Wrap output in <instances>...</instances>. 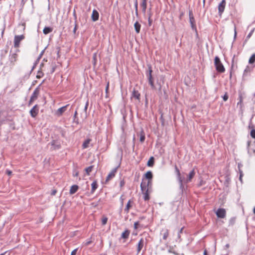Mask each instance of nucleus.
Wrapping results in <instances>:
<instances>
[{"label": "nucleus", "instance_id": "f257e3e1", "mask_svg": "<svg viewBox=\"0 0 255 255\" xmlns=\"http://www.w3.org/2000/svg\"><path fill=\"white\" fill-rule=\"evenodd\" d=\"M147 67L148 69L146 71L145 75L148 81V83L152 90H155L156 87L154 84V79L152 75V70L151 65L150 64H148Z\"/></svg>", "mask_w": 255, "mask_h": 255}, {"label": "nucleus", "instance_id": "f03ea898", "mask_svg": "<svg viewBox=\"0 0 255 255\" xmlns=\"http://www.w3.org/2000/svg\"><path fill=\"white\" fill-rule=\"evenodd\" d=\"M214 63L216 69L218 72L223 73L225 72V69L219 57H215L214 60Z\"/></svg>", "mask_w": 255, "mask_h": 255}, {"label": "nucleus", "instance_id": "7ed1b4c3", "mask_svg": "<svg viewBox=\"0 0 255 255\" xmlns=\"http://www.w3.org/2000/svg\"><path fill=\"white\" fill-rule=\"evenodd\" d=\"M141 190L143 194V199L144 201H148L150 199V197L148 193V188H145V184L143 183L142 181L140 184Z\"/></svg>", "mask_w": 255, "mask_h": 255}, {"label": "nucleus", "instance_id": "20e7f679", "mask_svg": "<svg viewBox=\"0 0 255 255\" xmlns=\"http://www.w3.org/2000/svg\"><path fill=\"white\" fill-rule=\"evenodd\" d=\"M255 120V116H253L252 119H251L249 125V128L250 129H252L251 131V136L254 138H255V129H254L255 125L254 123V121Z\"/></svg>", "mask_w": 255, "mask_h": 255}, {"label": "nucleus", "instance_id": "39448f33", "mask_svg": "<svg viewBox=\"0 0 255 255\" xmlns=\"http://www.w3.org/2000/svg\"><path fill=\"white\" fill-rule=\"evenodd\" d=\"M24 36L23 35H15L14 38V46L17 48L19 46L20 41L24 39Z\"/></svg>", "mask_w": 255, "mask_h": 255}, {"label": "nucleus", "instance_id": "423d86ee", "mask_svg": "<svg viewBox=\"0 0 255 255\" xmlns=\"http://www.w3.org/2000/svg\"><path fill=\"white\" fill-rule=\"evenodd\" d=\"M226 210L223 208H219L216 211V215L218 218H224L226 216Z\"/></svg>", "mask_w": 255, "mask_h": 255}, {"label": "nucleus", "instance_id": "0eeeda50", "mask_svg": "<svg viewBox=\"0 0 255 255\" xmlns=\"http://www.w3.org/2000/svg\"><path fill=\"white\" fill-rule=\"evenodd\" d=\"M225 5H226L225 0H222V1L219 3V4L218 5V11H219V13L220 15L222 14V13L224 11Z\"/></svg>", "mask_w": 255, "mask_h": 255}, {"label": "nucleus", "instance_id": "6e6552de", "mask_svg": "<svg viewBox=\"0 0 255 255\" xmlns=\"http://www.w3.org/2000/svg\"><path fill=\"white\" fill-rule=\"evenodd\" d=\"M38 108L37 105H35L30 111V114L32 118H35L38 113Z\"/></svg>", "mask_w": 255, "mask_h": 255}, {"label": "nucleus", "instance_id": "1a4fd4ad", "mask_svg": "<svg viewBox=\"0 0 255 255\" xmlns=\"http://www.w3.org/2000/svg\"><path fill=\"white\" fill-rule=\"evenodd\" d=\"M17 54L16 53H13L10 54L9 56V59L10 63L12 65H14V63L17 60Z\"/></svg>", "mask_w": 255, "mask_h": 255}, {"label": "nucleus", "instance_id": "9d476101", "mask_svg": "<svg viewBox=\"0 0 255 255\" xmlns=\"http://www.w3.org/2000/svg\"><path fill=\"white\" fill-rule=\"evenodd\" d=\"M130 234V231L127 229L124 232L122 233L121 237V239H124L123 243H125L127 239L129 237Z\"/></svg>", "mask_w": 255, "mask_h": 255}, {"label": "nucleus", "instance_id": "9b49d317", "mask_svg": "<svg viewBox=\"0 0 255 255\" xmlns=\"http://www.w3.org/2000/svg\"><path fill=\"white\" fill-rule=\"evenodd\" d=\"M99 14L98 11L96 9H94L92 11L91 15L92 19L93 21H96L99 19Z\"/></svg>", "mask_w": 255, "mask_h": 255}, {"label": "nucleus", "instance_id": "f8f14e48", "mask_svg": "<svg viewBox=\"0 0 255 255\" xmlns=\"http://www.w3.org/2000/svg\"><path fill=\"white\" fill-rule=\"evenodd\" d=\"M144 244V241L143 238H141L137 244V252L138 254L143 248Z\"/></svg>", "mask_w": 255, "mask_h": 255}, {"label": "nucleus", "instance_id": "ddd939ff", "mask_svg": "<svg viewBox=\"0 0 255 255\" xmlns=\"http://www.w3.org/2000/svg\"><path fill=\"white\" fill-rule=\"evenodd\" d=\"M195 172L194 170L193 169L189 173V174L188 175V177H187V178L185 181V182L186 183H187L190 182L191 181L192 179L195 176Z\"/></svg>", "mask_w": 255, "mask_h": 255}, {"label": "nucleus", "instance_id": "4468645a", "mask_svg": "<svg viewBox=\"0 0 255 255\" xmlns=\"http://www.w3.org/2000/svg\"><path fill=\"white\" fill-rule=\"evenodd\" d=\"M189 22L192 30L195 31L196 33H197L195 18L192 17H191V18H190Z\"/></svg>", "mask_w": 255, "mask_h": 255}, {"label": "nucleus", "instance_id": "2eb2a0df", "mask_svg": "<svg viewBox=\"0 0 255 255\" xmlns=\"http://www.w3.org/2000/svg\"><path fill=\"white\" fill-rule=\"evenodd\" d=\"M39 94V90L38 88H36L33 91V93L32 94L30 98L32 99V100H35L37 99L38 96Z\"/></svg>", "mask_w": 255, "mask_h": 255}, {"label": "nucleus", "instance_id": "dca6fc26", "mask_svg": "<svg viewBox=\"0 0 255 255\" xmlns=\"http://www.w3.org/2000/svg\"><path fill=\"white\" fill-rule=\"evenodd\" d=\"M253 70V68L249 66H247L244 70V73L243 75V78H245L248 75V73H250Z\"/></svg>", "mask_w": 255, "mask_h": 255}, {"label": "nucleus", "instance_id": "f3484780", "mask_svg": "<svg viewBox=\"0 0 255 255\" xmlns=\"http://www.w3.org/2000/svg\"><path fill=\"white\" fill-rule=\"evenodd\" d=\"M117 171V168L113 169L107 176L106 178V181L110 180L111 179L113 178L115 176V173Z\"/></svg>", "mask_w": 255, "mask_h": 255}, {"label": "nucleus", "instance_id": "a211bd4d", "mask_svg": "<svg viewBox=\"0 0 255 255\" xmlns=\"http://www.w3.org/2000/svg\"><path fill=\"white\" fill-rule=\"evenodd\" d=\"M148 0H141L140 6L142 7V12L145 13L147 8V1Z\"/></svg>", "mask_w": 255, "mask_h": 255}, {"label": "nucleus", "instance_id": "6ab92c4d", "mask_svg": "<svg viewBox=\"0 0 255 255\" xmlns=\"http://www.w3.org/2000/svg\"><path fill=\"white\" fill-rule=\"evenodd\" d=\"M69 105H67L65 106H63L62 107H61L59 108L57 111V114L58 116H61L62 114L66 111L67 109V107Z\"/></svg>", "mask_w": 255, "mask_h": 255}, {"label": "nucleus", "instance_id": "aec40b11", "mask_svg": "<svg viewBox=\"0 0 255 255\" xmlns=\"http://www.w3.org/2000/svg\"><path fill=\"white\" fill-rule=\"evenodd\" d=\"M78 188L79 187H78V185H72L70 188L69 193L71 195L74 194L77 191Z\"/></svg>", "mask_w": 255, "mask_h": 255}, {"label": "nucleus", "instance_id": "412c9836", "mask_svg": "<svg viewBox=\"0 0 255 255\" xmlns=\"http://www.w3.org/2000/svg\"><path fill=\"white\" fill-rule=\"evenodd\" d=\"M91 186H92V189H91V194H93L95 192V190L98 188V184H97V181H93L91 184Z\"/></svg>", "mask_w": 255, "mask_h": 255}, {"label": "nucleus", "instance_id": "4be33fe9", "mask_svg": "<svg viewBox=\"0 0 255 255\" xmlns=\"http://www.w3.org/2000/svg\"><path fill=\"white\" fill-rule=\"evenodd\" d=\"M163 233V239L166 240L169 236V231L168 229L162 230L161 231Z\"/></svg>", "mask_w": 255, "mask_h": 255}, {"label": "nucleus", "instance_id": "5701e85b", "mask_svg": "<svg viewBox=\"0 0 255 255\" xmlns=\"http://www.w3.org/2000/svg\"><path fill=\"white\" fill-rule=\"evenodd\" d=\"M134 27L136 32L139 33L140 30L141 25L136 21L134 24Z\"/></svg>", "mask_w": 255, "mask_h": 255}, {"label": "nucleus", "instance_id": "b1692460", "mask_svg": "<svg viewBox=\"0 0 255 255\" xmlns=\"http://www.w3.org/2000/svg\"><path fill=\"white\" fill-rule=\"evenodd\" d=\"M91 141V139H87L84 141L82 144V147L84 149L87 148L89 147V144Z\"/></svg>", "mask_w": 255, "mask_h": 255}, {"label": "nucleus", "instance_id": "393cba45", "mask_svg": "<svg viewBox=\"0 0 255 255\" xmlns=\"http://www.w3.org/2000/svg\"><path fill=\"white\" fill-rule=\"evenodd\" d=\"M53 30V28L50 27H45L43 29V32L44 34H47Z\"/></svg>", "mask_w": 255, "mask_h": 255}, {"label": "nucleus", "instance_id": "a878e982", "mask_svg": "<svg viewBox=\"0 0 255 255\" xmlns=\"http://www.w3.org/2000/svg\"><path fill=\"white\" fill-rule=\"evenodd\" d=\"M152 177H153L152 173V172L150 171H147L145 174V177L146 179H147L148 180H151Z\"/></svg>", "mask_w": 255, "mask_h": 255}, {"label": "nucleus", "instance_id": "bb28decb", "mask_svg": "<svg viewBox=\"0 0 255 255\" xmlns=\"http://www.w3.org/2000/svg\"><path fill=\"white\" fill-rule=\"evenodd\" d=\"M140 94L137 91L133 90L132 93V96L134 98L139 100L140 98Z\"/></svg>", "mask_w": 255, "mask_h": 255}, {"label": "nucleus", "instance_id": "cd10ccee", "mask_svg": "<svg viewBox=\"0 0 255 255\" xmlns=\"http://www.w3.org/2000/svg\"><path fill=\"white\" fill-rule=\"evenodd\" d=\"M154 157L153 156L150 157L149 159L147 161V165L149 167L153 166V165L154 164Z\"/></svg>", "mask_w": 255, "mask_h": 255}, {"label": "nucleus", "instance_id": "c85d7f7f", "mask_svg": "<svg viewBox=\"0 0 255 255\" xmlns=\"http://www.w3.org/2000/svg\"><path fill=\"white\" fill-rule=\"evenodd\" d=\"M94 166L91 165L85 168V171L88 175H89L93 169Z\"/></svg>", "mask_w": 255, "mask_h": 255}, {"label": "nucleus", "instance_id": "c756f323", "mask_svg": "<svg viewBox=\"0 0 255 255\" xmlns=\"http://www.w3.org/2000/svg\"><path fill=\"white\" fill-rule=\"evenodd\" d=\"M130 203H131V201L129 200L128 201L126 208H125V210H124L125 212H126L127 213H128L129 212V210L131 207Z\"/></svg>", "mask_w": 255, "mask_h": 255}, {"label": "nucleus", "instance_id": "7c9ffc66", "mask_svg": "<svg viewBox=\"0 0 255 255\" xmlns=\"http://www.w3.org/2000/svg\"><path fill=\"white\" fill-rule=\"evenodd\" d=\"M178 181H179V185H180V189L183 192L185 189V187L184 185H183V179H178Z\"/></svg>", "mask_w": 255, "mask_h": 255}, {"label": "nucleus", "instance_id": "2f4dec72", "mask_svg": "<svg viewBox=\"0 0 255 255\" xmlns=\"http://www.w3.org/2000/svg\"><path fill=\"white\" fill-rule=\"evenodd\" d=\"M145 140V134L144 131L142 130L140 133V141L142 142Z\"/></svg>", "mask_w": 255, "mask_h": 255}, {"label": "nucleus", "instance_id": "473e14b6", "mask_svg": "<svg viewBox=\"0 0 255 255\" xmlns=\"http://www.w3.org/2000/svg\"><path fill=\"white\" fill-rule=\"evenodd\" d=\"M43 70L39 69L37 72V74L36 75V78L37 79H40L44 75L43 73L42 72Z\"/></svg>", "mask_w": 255, "mask_h": 255}, {"label": "nucleus", "instance_id": "72a5a7b5", "mask_svg": "<svg viewBox=\"0 0 255 255\" xmlns=\"http://www.w3.org/2000/svg\"><path fill=\"white\" fill-rule=\"evenodd\" d=\"M175 169L177 175L178 179H182L180 171L176 165H175Z\"/></svg>", "mask_w": 255, "mask_h": 255}, {"label": "nucleus", "instance_id": "f704fd0d", "mask_svg": "<svg viewBox=\"0 0 255 255\" xmlns=\"http://www.w3.org/2000/svg\"><path fill=\"white\" fill-rule=\"evenodd\" d=\"M255 62V53L253 54L249 60V63L251 64H253Z\"/></svg>", "mask_w": 255, "mask_h": 255}, {"label": "nucleus", "instance_id": "c9c22d12", "mask_svg": "<svg viewBox=\"0 0 255 255\" xmlns=\"http://www.w3.org/2000/svg\"><path fill=\"white\" fill-rule=\"evenodd\" d=\"M134 7H135V13L136 16H138V2L137 0H135L134 2Z\"/></svg>", "mask_w": 255, "mask_h": 255}, {"label": "nucleus", "instance_id": "e433bc0d", "mask_svg": "<svg viewBox=\"0 0 255 255\" xmlns=\"http://www.w3.org/2000/svg\"><path fill=\"white\" fill-rule=\"evenodd\" d=\"M254 30H255V28H253L251 31L248 34V35H247V37H246V39L245 40V42H246L251 37V36L252 35L254 31Z\"/></svg>", "mask_w": 255, "mask_h": 255}, {"label": "nucleus", "instance_id": "4c0bfd02", "mask_svg": "<svg viewBox=\"0 0 255 255\" xmlns=\"http://www.w3.org/2000/svg\"><path fill=\"white\" fill-rule=\"evenodd\" d=\"M143 183L145 184V188L149 189V186L151 184V180H148L147 183L143 182Z\"/></svg>", "mask_w": 255, "mask_h": 255}, {"label": "nucleus", "instance_id": "58836bf2", "mask_svg": "<svg viewBox=\"0 0 255 255\" xmlns=\"http://www.w3.org/2000/svg\"><path fill=\"white\" fill-rule=\"evenodd\" d=\"M55 71V65L54 64H52L51 66L50 72L51 74H52Z\"/></svg>", "mask_w": 255, "mask_h": 255}, {"label": "nucleus", "instance_id": "ea45409f", "mask_svg": "<svg viewBox=\"0 0 255 255\" xmlns=\"http://www.w3.org/2000/svg\"><path fill=\"white\" fill-rule=\"evenodd\" d=\"M107 221H108V218L107 217L103 218L102 220V225H106L107 223Z\"/></svg>", "mask_w": 255, "mask_h": 255}, {"label": "nucleus", "instance_id": "a19ab883", "mask_svg": "<svg viewBox=\"0 0 255 255\" xmlns=\"http://www.w3.org/2000/svg\"><path fill=\"white\" fill-rule=\"evenodd\" d=\"M222 98L224 101H227L229 98L227 93H226L225 95L222 97Z\"/></svg>", "mask_w": 255, "mask_h": 255}, {"label": "nucleus", "instance_id": "79ce46f5", "mask_svg": "<svg viewBox=\"0 0 255 255\" xmlns=\"http://www.w3.org/2000/svg\"><path fill=\"white\" fill-rule=\"evenodd\" d=\"M239 172H240V178H239V179H240V180L241 182H242V176H243V172L240 169H239Z\"/></svg>", "mask_w": 255, "mask_h": 255}, {"label": "nucleus", "instance_id": "37998d69", "mask_svg": "<svg viewBox=\"0 0 255 255\" xmlns=\"http://www.w3.org/2000/svg\"><path fill=\"white\" fill-rule=\"evenodd\" d=\"M38 62H39V61H37V60H36V61H35V62L34 63V65H33V66H32V68H31V71H30V73H31L32 72V71L34 69V68H35V67L36 66V65H37V63H38Z\"/></svg>", "mask_w": 255, "mask_h": 255}, {"label": "nucleus", "instance_id": "c03bdc74", "mask_svg": "<svg viewBox=\"0 0 255 255\" xmlns=\"http://www.w3.org/2000/svg\"><path fill=\"white\" fill-rule=\"evenodd\" d=\"M44 52V50H43L41 52V53H40V54H39V56H38V58H37V60H36L37 61H39L40 59L41 58L42 56L43 55V54Z\"/></svg>", "mask_w": 255, "mask_h": 255}, {"label": "nucleus", "instance_id": "a18cd8bd", "mask_svg": "<svg viewBox=\"0 0 255 255\" xmlns=\"http://www.w3.org/2000/svg\"><path fill=\"white\" fill-rule=\"evenodd\" d=\"M88 105H89V102H88V101H87L85 104L84 109V111L86 113H87V110L88 109Z\"/></svg>", "mask_w": 255, "mask_h": 255}, {"label": "nucleus", "instance_id": "49530a36", "mask_svg": "<svg viewBox=\"0 0 255 255\" xmlns=\"http://www.w3.org/2000/svg\"><path fill=\"white\" fill-rule=\"evenodd\" d=\"M77 111H76L75 112L74 115V121L75 122H76L77 124H78V122L77 121H75L76 119L77 118Z\"/></svg>", "mask_w": 255, "mask_h": 255}, {"label": "nucleus", "instance_id": "de8ad7c7", "mask_svg": "<svg viewBox=\"0 0 255 255\" xmlns=\"http://www.w3.org/2000/svg\"><path fill=\"white\" fill-rule=\"evenodd\" d=\"M189 19L191 18V17L194 18V16L193 15L192 11L191 10H190L189 11Z\"/></svg>", "mask_w": 255, "mask_h": 255}, {"label": "nucleus", "instance_id": "09e8293b", "mask_svg": "<svg viewBox=\"0 0 255 255\" xmlns=\"http://www.w3.org/2000/svg\"><path fill=\"white\" fill-rule=\"evenodd\" d=\"M77 250H78V249H76L75 250H74L71 254V255H76V253H77Z\"/></svg>", "mask_w": 255, "mask_h": 255}, {"label": "nucleus", "instance_id": "8fccbe9b", "mask_svg": "<svg viewBox=\"0 0 255 255\" xmlns=\"http://www.w3.org/2000/svg\"><path fill=\"white\" fill-rule=\"evenodd\" d=\"M138 224H139V223H138V222H136L134 223V228L135 229H137Z\"/></svg>", "mask_w": 255, "mask_h": 255}, {"label": "nucleus", "instance_id": "3c124183", "mask_svg": "<svg viewBox=\"0 0 255 255\" xmlns=\"http://www.w3.org/2000/svg\"><path fill=\"white\" fill-rule=\"evenodd\" d=\"M6 173L8 175H10L11 174H12V171L9 170H8L7 169L6 170Z\"/></svg>", "mask_w": 255, "mask_h": 255}, {"label": "nucleus", "instance_id": "603ef678", "mask_svg": "<svg viewBox=\"0 0 255 255\" xmlns=\"http://www.w3.org/2000/svg\"><path fill=\"white\" fill-rule=\"evenodd\" d=\"M148 21V24H149V25H151V23H152V20H151V18H150V16H149Z\"/></svg>", "mask_w": 255, "mask_h": 255}, {"label": "nucleus", "instance_id": "864d4df0", "mask_svg": "<svg viewBox=\"0 0 255 255\" xmlns=\"http://www.w3.org/2000/svg\"><path fill=\"white\" fill-rule=\"evenodd\" d=\"M44 67V63L42 62L40 65L39 69L43 70V67Z\"/></svg>", "mask_w": 255, "mask_h": 255}, {"label": "nucleus", "instance_id": "5fc2aeb1", "mask_svg": "<svg viewBox=\"0 0 255 255\" xmlns=\"http://www.w3.org/2000/svg\"><path fill=\"white\" fill-rule=\"evenodd\" d=\"M77 24H75V27H74V29H73V32H74V33H76V30H77Z\"/></svg>", "mask_w": 255, "mask_h": 255}, {"label": "nucleus", "instance_id": "6e6d98bb", "mask_svg": "<svg viewBox=\"0 0 255 255\" xmlns=\"http://www.w3.org/2000/svg\"><path fill=\"white\" fill-rule=\"evenodd\" d=\"M96 57H97V54L96 53H95L93 54V59H94V60L95 61V62H96Z\"/></svg>", "mask_w": 255, "mask_h": 255}, {"label": "nucleus", "instance_id": "4d7b16f0", "mask_svg": "<svg viewBox=\"0 0 255 255\" xmlns=\"http://www.w3.org/2000/svg\"><path fill=\"white\" fill-rule=\"evenodd\" d=\"M56 192H57V191L56 190H54L52 191L51 195H55Z\"/></svg>", "mask_w": 255, "mask_h": 255}, {"label": "nucleus", "instance_id": "13d9d810", "mask_svg": "<svg viewBox=\"0 0 255 255\" xmlns=\"http://www.w3.org/2000/svg\"><path fill=\"white\" fill-rule=\"evenodd\" d=\"M34 101H35L34 100H32L31 98L30 99V100L29 101V105H30Z\"/></svg>", "mask_w": 255, "mask_h": 255}, {"label": "nucleus", "instance_id": "bf43d9fd", "mask_svg": "<svg viewBox=\"0 0 255 255\" xmlns=\"http://www.w3.org/2000/svg\"><path fill=\"white\" fill-rule=\"evenodd\" d=\"M125 184V182L124 181H121V182H120V185L121 186H124Z\"/></svg>", "mask_w": 255, "mask_h": 255}, {"label": "nucleus", "instance_id": "052dcab7", "mask_svg": "<svg viewBox=\"0 0 255 255\" xmlns=\"http://www.w3.org/2000/svg\"><path fill=\"white\" fill-rule=\"evenodd\" d=\"M121 201V204L123 205V202H124V199H123V196H122L120 198Z\"/></svg>", "mask_w": 255, "mask_h": 255}, {"label": "nucleus", "instance_id": "680f3d73", "mask_svg": "<svg viewBox=\"0 0 255 255\" xmlns=\"http://www.w3.org/2000/svg\"><path fill=\"white\" fill-rule=\"evenodd\" d=\"M78 174H79L78 172H75V173L73 174V175H74V176H78Z\"/></svg>", "mask_w": 255, "mask_h": 255}, {"label": "nucleus", "instance_id": "e2e57ef3", "mask_svg": "<svg viewBox=\"0 0 255 255\" xmlns=\"http://www.w3.org/2000/svg\"><path fill=\"white\" fill-rule=\"evenodd\" d=\"M183 228H181L180 229V230H179V232H178V233H180V234H181V233H182V232H183Z\"/></svg>", "mask_w": 255, "mask_h": 255}, {"label": "nucleus", "instance_id": "0e129e2a", "mask_svg": "<svg viewBox=\"0 0 255 255\" xmlns=\"http://www.w3.org/2000/svg\"><path fill=\"white\" fill-rule=\"evenodd\" d=\"M91 241H88V242H86V243L85 245H86V246H88V245H89V244H91Z\"/></svg>", "mask_w": 255, "mask_h": 255}, {"label": "nucleus", "instance_id": "69168bd1", "mask_svg": "<svg viewBox=\"0 0 255 255\" xmlns=\"http://www.w3.org/2000/svg\"><path fill=\"white\" fill-rule=\"evenodd\" d=\"M229 247H230V245L229 244H226V246H225V247L226 248H229Z\"/></svg>", "mask_w": 255, "mask_h": 255}, {"label": "nucleus", "instance_id": "338daca9", "mask_svg": "<svg viewBox=\"0 0 255 255\" xmlns=\"http://www.w3.org/2000/svg\"><path fill=\"white\" fill-rule=\"evenodd\" d=\"M108 88H109V83H108L107 86L106 87V92H107Z\"/></svg>", "mask_w": 255, "mask_h": 255}, {"label": "nucleus", "instance_id": "774afa93", "mask_svg": "<svg viewBox=\"0 0 255 255\" xmlns=\"http://www.w3.org/2000/svg\"><path fill=\"white\" fill-rule=\"evenodd\" d=\"M204 255H207V252L206 251H205L204 252Z\"/></svg>", "mask_w": 255, "mask_h": 255}]
</instances>
